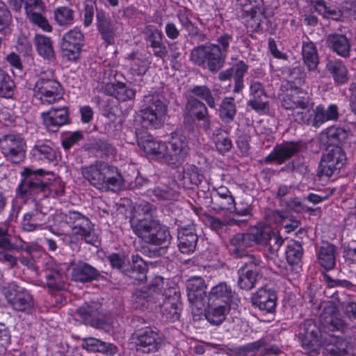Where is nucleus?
Wrapping results in <instances>:
<instances>
[{"mask_svg":"<svg viewBox=\"0 0 356 356\" xmlns=\"http://www.w3.org/2000/svg\"><path fill=\"white\" fill-rule=\"evenodd\" d=\"M49 172L42 169L33 170L25 168L21 172L22 180L17 191L21 197H30L35 202V208L24 214L22 228L24 231L32 232L42 227L46 221L47 210L44 209L38 200L48 197L50 194L49 184L42 177Z\"/></svg>","mask_w":356,"mask_h":356,"instance_id":"1","label":"nucleus"},{"mask_svg":"<svg viewBox=\"0 0 356 356\" xmlns=\"http://www.w3.org/2000/svg\"><path fill=\"white\" fill-rule=\"evenodd\" d=\"M319 320L321 327L312 319L305 320L299 326V339L305 353L310 356L318 354L325 334L339 330L345 325L344 321L337 316L336 309L332 307L325 308L320 315Z\"/></svg>","mask_w":356,"mask_h":356,"instance_id":"2","label":"nucleus"},{"mask_svg":"<svg viewBox=\"0 0 356 356\" xmlns=\"http://www.w3.org/2000/svg\"><path fill=\"white\" fill-rule=\"evenodd\" d=\"M144 216L134 217L131 226L134 234L145 243L165 249L170 245L172 236L169 227L152 216L154 207L149 203L138 206Z\"/></svg>","mask_w":356,"mask_h":356,"instance_id":"3","label":"nucleus"},{"mask_svg":"<svg viewBox=\"0 0 356 356\" xmlns=\"http://www.w3.org/2000/svg\"><path fill=\"white\" fill-rule=\"evenodd\" d=\"M232 36L225 33L217 39L218 44L207 42L195 47L191 51L190 60L196 65L207 68L212 73L219 72L224 66Z\"/></svg>","mask_w":356,"mask_h":356,"instance_id":"4","label":"nucleus"},{"mask_svg":"<svg viewBox=\"0 0 356 356\" xmlns=\"http://www.w3.org/2000/svg\"><path fill=\"white\" fill-rule=\"evenodd\" d=\"M167 112V100L160 93H151L143 97L140 111V123L147 129H159Z\"/></svg>","mask_w":356,"mask_h":356,"instance_id":"5","label":"nucleus"},{"mask_svg":"<svg viewBox=\"0 0 356 356\" xmlns=\"http://www.w3.org/2000/svg\"><path fill=\"white\" fill-rule=\"evenodd\" d=\"M347 161L346 154L341 146L327 145L321 156L318 177H330L339 174Z\"/></svg>","mask_w":356,"mask_h":356,"instance_id":"6","label":"nucleus"},{"mask_svg":"<svg viewBox=\"0 0 356 356\" xmlns=\"http://www.w3.org/2000/svg\"><path fill=\"white\" fill-rule=\"evenodd\" d=\"M51 77L48 78L46 72L39 76L35 84V97L42 104H50L56 102L60 98L61 87L60 83L53 78V71H49Z\"/></svg>","mask_w":356,"mask_h":356,"instance_id":"7","label":"nucleus"},{"mask_svg":"<svg viewBox=\"0 0 356 356\" xmlns=\"http://www.w3.org/2000/svg\"><path fill=\"white\" fill-rule=\"evenodd\" d=\"M162 303H159L162 318L168 321L175 322L179 319L181 303L180 292L177 287L165 288L159 295Z\"/></svg>","mask_w":356,"mask_h":356,"instance_id":"8","label":"nucleus"},{"mask_svg":"<svg viewBox=\"0 0 356 356\" xmlns=\"http://www.w3.org/2000/svg\"><path fill=\"white\" fill-rule=\"evenodd\" d=\"M26 142L19 134H10L0 138V150L6 160L19 163L25 158Z\"/></svg>","mask_w":356,"mask_h":356,"instance_id":"9","label":"nucleus"},{"mask_svg":"<svg viewBox=\"0 0 356 356\" xmlns=\"http://www.w3.org/2000/svg\"><path fill=\"white\" fill-rule=\"evenodd\" d=\"M134 335L136 351L143 354H152L157 352L163 341L162 335L150 327L138 330Z\"/></svg>","mask_w":356,"mask_h":356,"instance_id":"10","label":"nucleus"},{"mask_svg":"<svg viewBox=\"0 0 356 356\" xmlns=\"http://www.w3.org/2000/svg\"><path fill=\"white\" fill-rule=\"evenodd\" d=\"M164 286V279L157 276L147 286L136 289L131 297L136 309L144 310L148 307L150 301L159 300V295H161Z\"/></svg>","mask_w":356,"mask_h":356,"instance_id":"11","label":"nucleus"},{"mask_svg":"<svg viewBox=\"0 0 356 356\" xmlns=\"http://www.w3.org/2000/svg\"><path fill=\"white\" fill-rule=\"evenodd\" d=\"M5 296L15 311L29 313L34 306L33 296L26 289L15 284L8 286Z\"/></svg>","mask_w":356,"mask_h":356,"instance_id":"12","label":"nucleus"},{"mask_svg":"<svg viewBox=\"0 0 356 356\" xmlns=\"http://www.w3.org/2000/svg\"><path fill=\"white\" fill-rule=\"evenodd\" d=\"M164 161L171 166L181 164L188 154V145L186 137L182 134H175L171 140L165 145Z\"/></svg>","mask_w":356,"mask_h":356,"instance_id":"13","label":"nucleus"},{"mask_svg":"<svg viewBox=\"0 0 356 356\" xmlns=\"http://www.w3.org/2000/svg\"><path fill=\"white\" fill-rule=\"evenodd\" d=\"M207 286L202 277H192L186 282V289L188 300L191 305L193 310L202 311L207 301V295L205 289Z\"/></svg>","mask_w":356,"mask_h":356,"instance_id":"14","label":"nucleus"},{"mask_svg":"<svg viewBox=\"0 0 356 356\" xmlns=\"http://www.w3.org/2000/svg\"><path fill=\"white\" fill-rule=\"evenodd\" d=\"M324 356H352L353 347L349 340L329 333L323 337Z\"/></svg>","mask_w":356,"mask_h":356,"instance_id":"15","label":"nucleus"},{"mask_svg":"<svg viewBox=\"0 0 356 356\" xmlns=\"http://www.w3.org/2000/svg\"><path fill=\"white\" fill-rule=\"evenodd\" d=\"M301 149L300 142L288 141L277 145L273 151L264 158L267 164L276 163L281 165L297 154Z\"/></svg>","mask_w":356,"mask_h":356,"instance_id":"16","label":"nucleus"},{"mask_svg":"<svg viewBox=\"0 0 356 356\" xmlns=\"http://www.w3.org/2000/svg\"><path fill=\"white\" fill-rule=\"evenodd\" d=\"M98 302H85L76 310V314L84 323L95 328H101L105 324L104 317L100 312Z\"/></svg>","mask_w":356,"mask_h":356,"instance_id":"17","label":"nucleus"},{"mask_svg":"<svg viewBox=\"0 0 356 356\" xmlns=\"http://www.w3.org/2000/svg\"><path fill=\"white\" fill-rule=\"evenodd\" d=\"M277 300L275 291L267 286L259 288L251 298L252 305L266 313L275 312Z\"/></svg>","mask_w":356,"mask_h":356,"instance_id":"18","label":"nucleus"},{"mask_svg":"<svg viewBox=\"0 0 356 356\" xmlns=\"http://www.w3.org/2000/svg\"><path fill=\"white\" fill-rule=\"evenodd\" d=\"M186 113L191 114L197 121L202 122V127L207 131L211 126V116L206 104L197 98L189 96L185 104Z\"/></svg>","mask_w":356,"mask_h":356,"instance_id":"19","label":"nucleus"},{"mask_svg":"<svg viewBox=\"0 0 356 356\" xmlns=\"http://www.w3.org/2000/svg\"><path fill=\"white\" fill-rule=\"evenodd\" d=\"M282 105L286 109L301 108L306 110L309 105L308 93L298 86H292L291 89L283 95Z\"/></svg>","mask_w":356,"mask_h":356,"instance_id":"20","label":"nucleus"},{"mask_svg":"<svg viewBox=\"0 0 356 356\" xmlns=\"http://www.w3.org/2000/svg\"><path fill=\"white\" fill-rule=\"evenodd\" d=\"M97 29L106 46L113 44L116 37L115 23L104 10H97Z\"/></svg>","mask_w":356,"mask_h":356,"instance_id":"21","label":"nucleus"},{"mask_svg":"<svg viewBox=\"0 0 356 356\" xmlns=\"http://www.w3.org/2000/svg\"><path fill=\"white\" fill-rule=\"evenodd\" d=\"M248 70V65L243 60L236 63L232 67L221 71L218 76L220 81L230 80L232 77L234 79V92H240L243 87V76Z\"/></svg>","mask_w":356,"mask_h":356,"instance_id":"22","label":"nucleus"},{"mask_svg":"<svg viewBox=\"0 0 356 356\" xmlns=\"http://www.w3.org/2000/svg\"><path fill=\"white\" fill-rule=\"evenodd\" d=\"M250 91L251 97L247 105L257 113H265L268 108V102L263 84L259 81H252Z\"/></svg>","mask_w":356,"mask_h":356,"instance_id":"23","label":"nucleus"},{"mask_svg":"<svg viewBox=\"0 0 356 356\" xmlns=\"http://www.w3.org/2000/svg\"><path fill=\"white\" fill-rule=\"evenodd\" d=\"M44 124L49 131L56 132L59 127L68 121V111L66 107L52 108L42 113Z\"/></svg>","mask_w":356,"mask_h":356,"instance_id":"24","label":"nucleus"},{"mask_svg":"<svg viewBox=\"0 0 356 356\" xmlns=\"http://www.w3.org/2000/svg\"><path fill=\"white\" fill-rule=\"evenodd\" d=\"M71 276L75 282L86 283L98 280L101 274L90 264L83 261H78L72 267Z\"/></svg>","mask_w":356,"mask_h":356,"instance_id":"25","label":"nucleus"},{"mask_svg":"<svg viewBox=\"0 0 356 356\" xmlns=\"http://www.w3.org/2000/svg\"><path fill=\"white\" fill-rule=\"evenodd\" d=\"M101 90L104 94L113 96L122 102L132 100L136 96V90L127 86L126 83L120 81L107 83L102 86Z\"/></svg>","mask_w":356,"mask_h":356,"instance_id":"26","label":"nucleus"},{"mask_svg":"<svg viewBox=\"0 0 356 356\" xmlns=\"http://www.w3.org/2000/svg\"><path fill=\"white\" fill-rule=\"evenodd\" d=\"M235 293L226 282H222L213 286L207 295V301L229 305L233 301Z\"/></svg>","mask_w":356,"mask_h":356,"instance_id":"27","label":"nucleus"},{"mask_svg":"<svg viewBox=\"0 0 356 356\" xmlns=\"http://www.w3.org/2000/svg\"><path fill=\"white\" fill-rule=\"evenodd\" d=\"M206 306L207 307L205 310V317L213 325H221L226 319L231 309L229 305L211 302L210 301H207Z\"/></svg>","mask_w":356,"mask_h":356,"instance_id":"28","label":"nucleus"},{"mask_svg":"<svg viewBox=\"0 0 356 356\" xmlns=\"http://www.w3.org/2000/svg\"><path fill=\"white\" fill-rule=\"evenodd\" d=\"M148 266L146 262L138 254L131 256V265L127 266L124 275L131 280L143 283L147 280Z\"/></svg>","mask_w":356,"mask_h":356,"instance_id":"29","label":"nucleus"},{"mask_svg":"<svg viewBox=\"0 0 356 356\" xmlns=\"http://www.w3.org/2000/svg\"><path fill=\"white\" fill-rule=\"evenodd\" d=\"M178 248L183 254H191L195 250L198 236L193 226L183 228L178 234Z\"/></svg>","mask_w":356,"mask_h":356,"instance_id":"30","label":"nucleus"},{"mask_svg":"<svg viewBox=\"0 0 356 356\" xmlns=\"http://www.w3.org/2000/svg\"><path fill=\"white\" fill-rule=\"evenodd\" d=\"M337 247L332 243L323 242L317 252L318 264L326 270L333 269L336 265Z\"/></svg>","mask_w":356,"mask_h":356,"instance_id":"31","label":"nucleus"},{"mask_svg":"<svg viewBox=\"0 0 356 356\" xmlns=\"http://www.w3.org/2000/svg\"><path fill=\"white\" fill-rule=\"evenodd\" d=\"M138 145L148 154L155 156L157 159H163L165 150H166L165 144L154 140L152 136H148L147 139L142 134L136 133Z\"/></svg>","mask_w":356,"mask_h":356,"instance_id":"32","label":"nucleus"},{"mask_svg":"<svg viewBox=\"0 0 356 356\" xmlns=\"http://www.w3.org/2000/svg\"><path fill=\"white\" fill-rule=\"evenodd\" d=\"M204 177L195 165H190L182 171H178L177 179L184 188L192 189L201 184Z\"/></svg>","mask_w":356,"mask_h":356,"instance_id":"33","label":"nucleus"},{"mask_svg":"<svg viewBox=\"0 0 356 356\" xmlns=\"http://www.w3.org/2000/svg\"><path fill=\"white\" fill-rule=\"evenodd\" d=\"M104 162L96 163L82 169L83 177L99 189H104Z\"/></svg>","mask_w":356,"mask_h":356,"instance_id":"34","label":"nucleus"},{"mask_svg":"<svg viewBox=\"0 0 356 356\" xmlns=\"http://www.w3.org/2000/svg\"><path fill=\"white\" fill-rule=\"evenodd\" d=\"M327 46L343 58L350 56V44L346 35L339 33L330 34L326 38Z\"/></svg>","mask_w":356,"mask_h":356,"instance_id":"35","label":"nucleus"},{"mask_svg":"<svg viewBox=\"0 0 356 356\" xmlns=\"http://www.w3.org/2000/svg\"><path fill=\"white\" fill-rule=\"evenodd\" d=\"M177 17L180 24L187 32L191 39L197 43L208 40V35L200 29L195 23L192 22L185 12H179Z\"/></svg>","mask_w":356,"mask_h":356,"instance_id":"36","label":"nucleus"},{"mask_svg":"<svg viewBox=\"0 0 356 356\" xmlns=\"http://www.w3.org/2000/svg\"><path fill=\"white\" fill-rule=\"evenodd\" d=\"M82 347L89 352L101 353L108 356H113L118 352V348L113 343H106L92 337L83 339Z\"/></svg>","mask_w":356,"mask_h":356,"instance_id":"37","label":"nucleus"},{"mask_svg":"<svg viewBox=\"0 0 356 356\" xmlns=\"http://www.w3.org/2000/svg\"><path fill=\"white\" fill-rule=\"evenodd\" d=\"M190 92L193 95V97L204 101L212 109L216 108L217 102L220 99V92L218 90L212 92L206 85L195 86Z\"/></svg>","mask_w":356,"mask_h":356,"instance_id":"38","label":"nucleus"},{"mask_svg":"<svg viewBox=\"0 0 356 356\" xmlns=\"http://www.w3.org/2000/svg\"><path fill=\"white\" fill-rule=\"evenodd\" d=\"M34 43L36 50L40 56L49 63L55 61L56 54L50 38L38 34L34 38Z\"/></svg>","mask_w":356,"mask_h":356,"instance_id":"39","label":"nucleus"},{"mask_svg":"<svg viewBox=\"0 0 356 356\" xmlns=\"http://www.w3.org/2000/svg\"><path fill=\"white\" fill-rule=\"evenodd\" d=\"M314 113L312 126L316 128L327 121L337 120L339 118L338 108L335 104L330 105L327 108H325L322 105H318L316 107Z\"/></svg>","mask_w":356,"mask_h":356,"instance_id":"40","label":"nucleus"},{"mask_svg":"<svg viewBox=\"0 0 356 356\" xmlns=\"http://www.w3.org/2000/svg\"><path fill=\"white\" fill-rule=\"evenodd\" d=\"M104 189L113 191L119 190L124 185V179L118 168L104 162Z\"/></svg>","mask_w":356,"mask_h":356,"instance_id":"41","label":"nucleus"},{"mask_svg":"<svg viewBox=\"0 0 356 356\" xmlns=\"http://www.w3.org/2000/svg\"><path fill=\"white\" fill-rule=\"evenodd\" d=\"M71 229L75 235L80 236L87 243L94 244L97 240L93 225L86 216L82 218L81 221H79L77 224L73 225Z\"/></svg>","mask_w":356,"mask_h":356,"instance_id":"42","label":"nucleus"},{"mask_svg":"<svg viewBox=\"0 0 356 356\" xmlns=\"http://www.w3.org/2000/svg\"><path fill=\"white\" fill-rule=\"evenodd\" d=\"M259 242H262V238L259 236V229H257L254 232L236 234L231 239L230 243L234 246L233 249L245 250Z\"/></svg>","mask_w":356,"mask_h":356,"instance_id":"43","label":"nucleus"},{"mask_svg":"<svg viewBox=\"0 0 356 356\" xmlns=\"http://www.w3.org/2000/svg\"><path fill=\"white\" fill-rule=\"evenodd\" d=\"M326 70L332 74L337 84L342 85L348 81V70L341 60H329L326 64Z\"/></svg>","mask_w":356,"mask_h":356,"instance_id":"44","label":"nucleus"},{"mask_svg":"<svg viewBox=\"0 0 356 356\" xmlns=\"http://www.w3.org/2000/svg\"><path fill=\"white\" fill-rule=\"evenodd\" d=\"M302 56L304 64L308 70L314 71L317 69L319 60L316 45L310 41L303 42Z\"/></svg>","mask_w":356,"mask_h":356,"instance_id":"45","label":"nucleus"},{"mask_svg":"<svg viewBox=\"0 0 356 356\" xmlns=\"http://www.w3.org/2000/svg\"><path fill=\"white\" fill-rule=\"evenodd\" d=\"M321 134L326 136L327 145L341 146L348 137V131L334 126L328 127Z\"/></svg>","mask_w":356,"mask_h":356,"instance_id":"46","label":"nucleus"},{"mask_svg":"<svg viewBox=\"0 0 356 356\" xmlns=\"http://www.w3.org/2000/svg\"><path fill=\"white\" fill-rule=\"evenodd\" d=\"M259 270L239 268L238 270V285L241 289H252L257 280Z\"/></svg>","mask_w":356,"mask_h":356,"instance_id":"47","label":"nucleus"},{"mask_svg":"<svg viewBox=\"0 0 356 356\" xmlns=\"http://www.w3.org/2000/svg\"><path fill=\"white\" fill-rule=\"evenodd\" d=\"M259 236L262 238V242H259V244L268 245L271 253L276 252L284 241L280 236L272 233L268 228L259 229Z\"/></svg>","mask_w":356,"mask_h":356,"instance_id":"48","label":"nucleus"},{"mask_svg":"<svg viewBox=\"0 0 356 356\" xmlns=\"http://www.w3.org/2000/svg\"><path fill=\"white\" fill-rule=\"evenodd\" d=\"M151 193L159 201H174L179 193L170 185L159 184L150 190Z\"/></svg>","mask_w":356,"mask_h":356,"instance_id":"49","label":"nucleus"},{"mask_svg":"<svg viewBox=\"0 0 356 356\" xmlns=\"http://www.w3.org/2000/svg\"><path fill=\"white\" fill-rule=\"evenodd\" d=\"M267 346V341L264 338H262L245 346L234 348L232 349V352L236 356H248L249 355H254L257 353L263 350V348H265Z\"/></svg>","mask_w":356,"mask_h":356,"instance_id":"50","label":"nucleus"},{"mask_svg":"<svg viewBox=\"0 0 356 356\" xmlns=\"http://www.w3.org/2000/svg\"><path fill=\"white\" fill-rule=\"evenodd\" d=\"M232 252L236 257L244 259L243 265L240 268L259 270L262 263L260 257L250 254L245 250L233 249Z\"/></svg>","mask_w":356,"mask_h":356,"instance_id":"51","label":"nucleus"},{"mask_svg":"<svg viewBox=\"0 0 356 356\" xmlns=\"http://www.w3.org/2000/svg\"><path fill=\"white\" fill-rule=\"evenodd\" d=\"M213 140L217 150L222 153H226L231 150L232 142L227 133L222 129H218L213 134Z\"/></svg>","mask_w":356,"mask_h":356,"instance_id":"52","label":"nucleus"},{"mask_svg":"<svg viewBox=\"0 0 356 356\" xmlns=\"http://www.w3.org/2000/svg\"><path fill=\"white\" fill-rule=\"evenodd\" d=\"M236 113V105L234 99L225 97L220 103L219 116L225 123L232 122Z\"/></svg>","mask_w":356,"mask_h":356,"instance_id":"53","label":"nucleus"},{"mask_svg":"<svg viewBox=\"0 0 356 356\" xmlns=\"http://www.w3.org/2000/svg\"><path fill=\"white\" fill-rule=\"evenodd\" d=\"M90 149L94 152L97 156L102 158L110 157L113 156L115 152V149L112 144L102 139H95L90 144Z\"/></svg>","mask_w":356,"mask_h":356,"instance_id":"54","label":"nucleus"},{"mask_svg":"<svg viewBox=\"0 0 356 356\" xmlns=\"http://www.w3.org/2000/svg\"><path fill=\"white\" fill-rule=\"evenodd\" d=\"M133 71L138 75H143L149 67V61L145 56L138 52H132L128 56Z\"/></svg>","mask_w":356,"mask_h":356,"instance_id":"55","label":"nucleus"},{"mask_svg":"<svg viewBox=\"0 0 356 356\" xmlns=\"http://www.w3.org/2000/svg\"><path fill=\"white\" fill-rule=\"evenodd\" d=\"M74 14V11L72 8L67 6H61L54 10V17L58 25L67 26L73 24Z\"/></svg>","mask_w":356,"mask_h":356,"instance_id":"56","label":"nucleus"},{"mask_svg":"<svg viewBox=\"0 0 356 356\" xmlns=\"http://www.w3.org/2000/svg\"><path fill=\"white\" fill-rule=\"evenodd\" d=\"M142 33L147 45L151 48L164 42L162 32L154 26H146Z\"/></svg>","mask_w":356,"mask_h":356,"instance_id":"57","label":"nucleus"},{"mask_svg":"<svg viewBox=\"0 0 356 356\" xmlns=\"http://www.w3.org/2000/svg\"><path fill=\"white\" fill-rule=\"evenodd\" d=\"M33 154L40 160H45L49 163L56 160L57 152L55 149L46 145H36L33 149Z\"/></svg>","mask_w":356,"mask_h":356,"instance_id":"58","label":"nucleus"},{"mask_svg":"<svg viewBox=\"0 0 356 356\" xmlns=\"http://www.w3.org/2000/svg\"><path fill=\"white\" fill-rule=\"evenodd\" d=\"M303 248L300 242L293 241L289 244L286 250V257L290 265L298 264L302 257Z\"/></svg>","mask_w":356,"mask_h":356,"instance_id":"59","label":"nucleus"},{"mask_svg":"<svg viewBox=\"0 0 356 356\" xmlns=\"http://www.w3.org/2000/svg\"><path fill=\"white\" fill-rule=\"evenodd\" d=\"M15 83L11 77L2 69H0V96L10 98L13 95Z\"/></svg>","mask_w":356,"mask_h":356,"instance_id":"60","label":"nucleus"},{"mask_svg":"<svg viewBox=\"0 0 356 356\" xmlns=\"http://www.w3.org/2000/svg\"><path fill=\"white\" fill-rule=\"evenodd\" d=\"M62 56L70 61H75L79 58L82 50L81 47L62 40L60 44Z\"/></svg>","mask_w":356,"mask_h":356,"instance_id":"61","label":"nucleus"},{"mask_svg":"<svg viewBox=\"0 0 356 356\" xmlns=\"http://www.w3.org/2000/svg\"><path fill=\"white\" fill-rule=\"evenodd\" d=\"M12 15L6 5L0 1V32L10 33L12 24Z\"/></svg>","mask_w":356,"mask_h":356,"instance_id":"62","label":"nucleus"},{"mask_svg":"<svg viewBox=\"0 0 356 356\" xmlns=\"http://www.w3.org/2000/svg\"><path fill=\"white\" fill-rule=\"evenodd\" d=\"M289 83H291L292 86H300L305 83V72L300 67H296L289 69L286 72Z\"/></svg>","mask_w":356,"mask_h":356,"instance_id":"63","label":"nucleus"},{"mask_svg":"<svg viewBox=\"0 0 356 356\" xmlns=\"http://www.w3.org/2000/svg\"><path fill=\"white\" fill-rule=\"evenodd\" d=\"M99 10L97 8L96 2L93 0H86L83 3V24L86 27L90 26L93 21L95 11Z\"/></svg>","mask_w":356,"mask_h":356,"instance_id":"64","label":"nucleus"}]
</instances>
